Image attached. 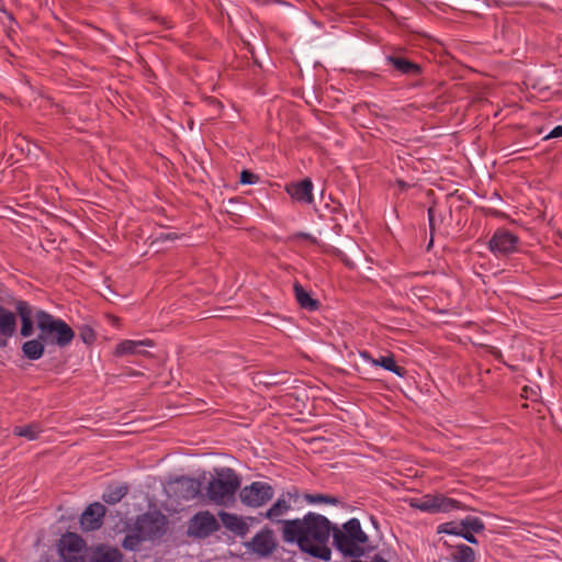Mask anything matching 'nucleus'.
<instances>
[{
	"label": "nucleus",
	"mask_w": 562,
	"mask_h": 562,
	"mask_svg": "<svg viewBox=\"0 0 562 562\" xmlns=\"http://www.w3.org/2000/svg\"><path fill=\"white\" fill-rule=\"evenodd\" d=\"M277 525L284 543L296 544L302 553L314 559L330 561L328 542L333 528L326 516L308 512L302 518L279 520Z\"/></svg>",
	"instance_id": "f257e3e1"
},
{
	"label": "nucleus",
	"mask_w": 562,
	"mask_h": 562,
	"mask_svg": "<svg viewBox=\"0 0 562 562\" xmlns=\"http://www.w3.org/2000/svg\"><path fill=\"white\" fill-rule=\"evenodd\" d=\"M333 532V546L344 557L359 559L366 554L364 544L369 542V536L362 530L358 518H350L341 526L330 521Z\"/></svg>",
	"instance_id": "f03ea898"
},
{
	"label": "nucleus",
	"mask_w": 562,
	"mask_h": 562,
	"mask_svg": "<svg viewBox=\"0 0 562 562\" xmlns=\"http://www.w3.org/2000/svg\"><path fill=\"white\" fill-rule=\"evenodd\" d=\"M215 475L211 477L205 488V496L210 503L217 506H231L235 503L236 493L240 490L241 477L228 467L215 468Z\"/></svg>",
	"instance_id": "7ed1b4c3"
},
{
	"label": "nucleus",
	"mask_w": 562,
	"mask_h": 562,
	"mask_svg": "<svg viewBox=\"0 0 562 562\" xmlns=\"http://www.w3.org/2000/svg\"><path fill=\"white\" fill-rule=\"evenodd\" d=\"M35 322L38 334L46 340L48 347L66 348L76 337L75 330L64 319L44 310H36Z\"/></svg>",
	"instance_id": "20e7f679"
},
{
	"label": "nucleus",
	"mask_w": 562,
	"mask_h": 562,
	"mask_svg": "<svg viewBox=\"0 0 562 562\" xmlns=\"http://www.w3.org/2000/svg\"><path fill=\"white\" fill-rule=\"evenodd\" d=\"M385 63L391 67L392 74L413 79V81L408 83V88L416 89L426 87L427 82L423 77V65L408 58L404 52L397 50L386 55Z\"/></svg>",
	"instance_id": "39448f33"
},
{
	"label": "nucleus",
	"mask_w": 562,
	"mask_h": 562,
	"mask_svg": "<svg viewBox=\"0 0 562 562\" xmlns=\"http://www.w3.org/2000/svg\"><path fill=\"white\" fill-rule=\"evenodd\" d=\"M168 518L160 512H146L136 517L133 530L143 535L146 540H160L168 531Z\"/></svg>",
	"instance_id": "423d86ee"
},
{
	"label": "nucleus",
	"mask_w": 562,
	"mask_h": 562,
	"mask_svg": "<svg viewBox=\"0 0 562 562\" xmlns=\"http://www.w3.org/2000/svg\"><path fill=\"white\" fill-rule=\"evenodd\" d=\"M411 507L425 513H449L453 509H467L461 502L445 496L443 494H426L420 498H412Z\"/></svg>",
	"instance_id": "0eeeda50"
},
{
	"label": "nucleus",
	"mask_w": 562,
	"mask_h": 562,
	"mask_svg": "<svg viewBox=\"0 0 562 562\" xmlns=\"http://www.w3.org/2000/svg\"><path fill=\"white\" fill-rule=\"evenodd\" d=\"M274 496L273 487L261 481H255L239 490L240 502L250 508H258L270 502Z\"/></svg>",
	"instance_id": "6e6552de"
},
{
	"label": "nucleus",
	"mask_w": 562,
	"mask_h": 562,
	"mask_svg": "<svg viewBox=\"0 0 562 562\" xmlns=\"http://www.w3.org/2000/svg\"><path fill=\"white\" fill-rule=\"evenodd\" d=\"M220 522L210 512H200L189 521L187 533L190 537L204 539L220 529Z\"/></svg>",
	"instance_id": "1a4fd4ad"
},
{
	"label": "nucleus",
	"mask_w": 562,
	"mask_h": 562,
	"mask_svg": "<svg viewBox=\"0 0 562 562\" xmlns=\"http://www.w3.org/2000/svg\"><path fill=\"white\" fill-rule=\"evenodd\" d=\"M518 248V237L508 229L498 228L494 232L488 241V249L496 257H506Z\"/></svg>",
	"instance_id": "9d476101"
},
{
	"label": "nucleus",
	"mask_w": 562,
	"mask_h": 562,
	"mask_svg": "<svg viewBox=\"0 0 562 562\" xmlns=\"http://www.w3.org/2000/svg\"><path fill=\"white\" fill-rule=\"evenodd\" d=\"M251 552L258 557H270L277 549L278 543L274 539V532L271 528L265 527L258 531L250 541L244 543Z\"/></svg>",
	"instance_id": "9b49d317"
},
{
	"label": "nucleus",
	"mask_w": 562,
	"mask_h": 562,
	"mask_svg": "<svg viewBox=\"0 0 562 562\" xmlns=\"http://www.w3.org/2000/svg\"><path fill=\"white\" fill-rule=\"evenodd\" d=\"M11 304L15 307V315L20 318V335L23 338H29L34 334L35 313L33 306L24 300H16L10 296Z\"/></svg>",
	"instance_id": "f8f14e48"
},
{
	"label": "nucleus",
	"mask_w": 562,
	"mask_h": 562,
	"mask_svg": "<svg viewBox=\"0 0 562 562\" xmlns=\"http://www.w3.org/2000/svg\"><path fill=\"white\" fill-rule=\"evenodd\" d=\"M171 484L173 493L179 498L191 501L201 494L202 483L198 479L180 476L177 477Z\"/></svg>",
	"instance_id": "ddd939ff"
},
{
	"label": "nucleus",
	"mask_w": 562,
	"mask_h": 562,
	"mask_svg": "<svg viewBox=\"0 0 562 562\" xmlns=\"http://www.w3.org/2000/svg\"><path fill=\"white\" fill-rule=\"evenodd\" d=\"M285 192L296 202L311 204L314 202L313 182L310 178L285 184Z\"/></svg>",
	"instance_id": "4468645a"
},
{
	"label": "nucleus",
	"mask_w": 562,
	"mask_h": 562,
	"mask_svg": "<svg viewBox=\"0 0 562 562\" xmlns=\"http://www.w3.org/2000/svg\"><path fill=\"white\" fill-rule=\"evenodd\" d=\"M106 508L101 503L90 504L80 518L85 531H94L101 528Z\"/></svg>",
	"instance_id": "2eb2a0df"
},
{
	"label": "nucleus",
	"mask_w": 562,
	"mask_h": 562,
	"mask_svg": "<svg viewBox=\"0 0 562 562\" xmlns=\"http://www.w3.org/2000/svg\"><path fill=\"white\" fill-rule=\"evenodd\" d=\"M16 315L5 307H0V348L8 346V339L16 331Z\"/></svg>",
	"instance_id": "dca6fc26"
},
{
	"label": "nucleus",
	"mask_w": 562,
	"mask_h": 562,
	"mask_svg": "<svg viewBox=\"0 0 562 562\" xmlns=\"http://www.w3.org/2000/svg\"><path fill=\"white\" fill-rule=\"evenodd\" d=\"M46 347H48L46 340L37 334L35 338L22 344L21 351L25 359L35 361L44 356Z\"/></svg>",
	"instance_id": "f3484780"
},
{
	"label": "nucleus",
	"mask_w": 562,
	"mask_h": 562,
	"mask_svg": "<svg viewBox=\"0 0 562 562\" xmlns=\"http://www.w3.org/2000/svg\"><path fill=\"white\" fill-rule=\"evenodd\" d=\"M123 553L115 547L98 544L90 554V562H123Z\"/></svg>",
	"instance_id": "a211bd4d"
},
{
	"label": "nucleus",
	"mask_w": 562,
	"mask_h": 562,
	"mask_svg": "<svg viewBox=\"0 0 562 562\" xmlns=\"http://www.w3.org/2000/svg\"><path fill=\"white\" fill-rule=\"evenodd\" d=\"M154 341L150 339L144 340H123L116 345L114 356L122 357L126 355H147L148 352L142 350V347H153Z\"/></svg>",
	"instance_id": "6ab92c4d"
},
{
	"label": "nucleus",
	"mask_w": 562,
	"mask_h": 562,
	"mask_svg": "<svg viewBox=\"0 0 562 562\" xmlns=\"http://www.w3.org/2000/svg\"><path fill=\"white\" fill-rule=\"evenodd\" d=\"M218 517L224 527L234 532L236 536L243 538L248 533L249 526L236 514L221 510L218 513Z\"/></svg>",
	"instance_id": "aec40b11"
},
{
	"label": "nucleus",
	"mask_w": 562,
	"mask_h": 562,
	"mask_svg": "<svg viewBox=\"0 0 562 562\" xmlns=\"http://www.w3.org/2000/svg\"><path fill=\"white\" fill-rule=\"evenodd\" d=\"M293 290L295 294L296 302L299 303L301 308H304L310 312L317 311L321 307V302L316 299H313L308 291L304 289V286L295 282L293 284Z\"/></svg>",
	"instance_id": "412c9836"
},
{
	"label": "nucleus",
	"mask_w": 562,
	"mask_h": 562,
	"mask_svg": "<svg viewBox=\"0 0 562 562\" xmlns=\"http://www.w3.org/2000/svg\"><path fill=\"white\" fill-rule=\"evenodd\" d=\"M372 364L391 371L400 378H404L407 373V370L404 367L396 364L393 353L381 356L380 358L372 360Z\"/></svg>",
	"instance_id": "4be33fe9"
},
{
	"label": "nucleus",
	"mask_w": 562,
	"mask_h": 562,
	"mask_svg": "<svg viewBox=\"0 0 562 562\" xmlns=\"http://www.w3.org/2000/svg\"><path fill=\"white\" fill-rule=\"evenodd\" d=\"M60 546L68 552L79 553L85 548L86 543L77 533L66 532L60 539Z\"/></svg>",
	"instance_id": "5701e85b"
},
{
	"label": "nucleus",
	"mask_w": 562,
	"mask_h": 562,
	"mask_svg": "<svg viewBox=\"0 0 562 562\" xmlns=\"http://www.w3.org/2000/svg\"><path fill=\"white\" fill-rule=\"evenodd\" d=\"M291 509V505L283 497L278 498L272 506L265 513L263 517L277 525L279 517L286 514Z\"/></svg>",
	"instance_id": "b1692460"
},
{
	"label": "nucleus",
	"mask_w": 562,
	"mask_h": 562,
	"mask_svg": "<svg viewBox=\"0 0 562 562\" xmlns=\"http://www.w3.org/2000/svg\"><path fill=\"white\" fill-rule=\"evenodd\" d=\"M127 492L128 487L126 485H110L103 493L102 499L109 505H114L119 503L127 494Z\"/></svg>",
	"instance_id": "393cba45"
},
{
	"label": "nucleus",
	"mask_w": 562,
	"mask_h": 562,
	"mask_svg": "<svg viewBox=\"0 0 562 562\" xmlns=\"http://www.w3.org/2000/svg\"><path fill=\"white\" fill-rule=\"evenodd\" d=\"M42 431L41 427L36 423H32L24 426H15L13 428V435L19 437H24L29 440H35L40 432Z\"/></svg>",
	"instance_id": "a878e982"
},
{
	"label": "nucleus",
	"mask_w": 562,
	"mask_h": 562,
	"mask_svg": "<svg viewBox=\"0 0 562 562\" xmlns=\"http://www.w3.org/2000/svg\"><path fill=\"white\" fill-rule=\"evenodd\" d=\"M452 560L454 562H474L475 552L467 544H459L456 547V552L452 553Z\"/></svg>",
	"instance_id": "bb28decb"
},
{
	"label": "nucleus",
	"mask_w": 562,
	"mask_h": 562,
	"mask_svg": "<svg viewBox=\"0 0 562 562\" xmlns=\"http://www.w3.org/2000/svg\"><path fill=\"white\" fill-rule=\"evenodd\" d=\"M146 541L143 535L138 531L127 533L123 541L122 547L127 551H138L142 542Z\"/></svg>",
	"instance_id": "cd10ccee"
},
{
	"label": "nucleus",
	"mask_w": 562,
	"mask_h": 562,
	"mask_svg": "<svg viewBox=\"0 0 562 562\" xmlns=\"http://www.w3.org/2000/svg\"><path fill=\"white\" fill-rule=\"evenodd\" d=\"M303 497L310 504H328L337 506L341 503L338 497L328 494L305 493Z\"/></svg>",
	"instance_id": "c85d7f7f"
},
{
	"label": "nucleus",
	"mask_w": 562,
	"mask_h": 562,
	"mask_svg": "<svg viewBox=\"0 0 562 562\" xmlns=\"http://www.w3.org/2000/svg\"><path fill=\"white\" fill-rule=\"evenodd\" d=\"M463 530L480 533L484 531L485 525L482 519L475 516H468L460 521Z\"/></svg>",
	"instance_id": "c756f323"
},
{
	"label": "nucleus",
	"mask_w": 562,
	"mask_h": 562,
	"mask_svg": "<svg viewBox=\"0 0 562 562\" xmlns=\"http://www.w3.org/2000/svg\"><path fill=\"white\" fill-rule=\"evenodd\" d=\"M79 337L87 346H92L97 339L94 329L89 325H82L79 327Z\"/></svg>",
	"instance_id": "7c9ffc66"
},
{
	"label": "nucleus",
	"mask_w": 562,
	"mask_h": 562,
	"mask_svg": "<svg viewBox=\"0 0 562 562\" xmlns=\"http://www.w3.org/2000/svg\"><path fill=\"white\" fill-rule=\"evenodd\" d=\"M438 533H447V535H453V536H461L462 527L457 525L454 521L445 522L438 526L437 528Z\"/></svg>",
	"instance_id": "2f4dec72"
},
{
	"label": "nucleus",
	"mask_w": 562,
	"mask_h": 562,
	"mask_svg": "<svg viewBox=\"0 0 562 562\" xmlns=\"http://www.w3.org/2000/svg\"><path fill=\"white\" fill-rule=\"evenodd\" d=\"M284 383V381L281 379L280 373H269L265 374L261 380H259V384H262L267 387L276 386L279 384Z\"/></svg>",
	"instance_id": "473e14b6"
},
{
	"label": "nucleus",
	"mask_w": 562,
	"mask_h": 562,
	"mask_svg": "<svg viewBox=\"0 0 562 562\" xmlns=\"http://www.w3.org/2000/svg\"><path fill=\"white\" fill-rule=\"evenodd\" d=\"M239 181L241 184H255L259 181V176L248 169L240 172Z\"/></svg>",
	"instance_id": "72a5a7b5"
},
{
	"label": "nucleus",
	"mask_w": 562,
	"mask_h": 562,
	"mask_svg": "<svg viewBox=\"0 0 562 562\" xmlns=\"http://www.w3.org/2000/svg\"><path fill=\"white\" fill-rule=\"evenodd\" d=\"M428 213V222H429V231H430V236H434V233H435V207L434 206H430L427 211ZM432 243H434V238L430 237V241L427 246V249L429 250L430 247L432 246Z\"/></svg>",
	"instance_id": "f704fd0d"
},
{
	"label": "nucleus",
	"mask_w": 562,
	"mask_h": 562,
	"mask_svg": "<svg viewBox=\"0 0 562 562\" xmlns=\"http://www.w3.org/2000/svg\"><path fill=\"white\" fill-rule=\"evenodd\" d=\"M180 238V235L177 234V233H160L157 237H156V241H166V240H176V239H179Z\"/></svg>",
	"instance_id": "c9c22d12"
},
{
	"label": "nucleus",
	"mask_w": 562,
	"mask_h": 562,
	"mask_svg": "<svg viewBox=\"0 0 562 562\" xmlns=\"http://www.w3.org/2000/svg\"><path fill=\"white\" fill-rule=\"evenodd\" d=\"M295 238L297 239H305V240H308L310 243L314 244V245H318V240L316 237L312 236L311 234L308 233H303V232H300L295 235Z\"/></svg>",
	"instance_id": "e433bc0d"
},
{
	"label": "nucleus",
	"mask_w": 562,
	"mask_h": 562,
	"mask_svg": "<svg viewBox=\"0 0 562 562\" xmlns=\"http://www.w3.org/2000/svg\"><path fill=\"white\" fill-rule=\"evenodd\" d=\"M562 137V125H558L553 127V130L543 137V139H550V138H559Z\"/></svg>",
	"instance_id": "4c0bfd02"
},
{
	"label": "nucleus",
	"mask_w": 562,
	"mask_h": 562,
	"mask_svg": "<svg viewBox=\"0 0 562 562\" xmlns=\"http://www.w3.org/2000/svg\"><path fill=\"white\" fill-rule=\"evenodd\" d=\"M460 537L463 538L464 540H467L468 542L472 543V544H477V539L475 538V536L471 531H467V530L462 529V532H461Z\"/></svg>",
	"instance_id": "58836bf2"
},
{
	"label": "nucleus",
	"mask_w": 562,
	"mask_h": 562,
	"mask_svg": "<svg viewBox=\"0 0 562 562\" xmlns=\"http://www.w3.org/2000/svg\"><path fill=\"white\" fill-rule=\"evenodd\" d=\"M240 203V199L239 198H232L227 201V205L229 206V209L226 210L227 213H236L238 210L235 209V204H238Z\"/></svg>",
	"instance_id": "ea45409f"
},
{
	"label": "nucleus",
	"mask_w": 562,
	"mask_h": 562,
	"mask_svg": "<svg viewBox=\"0 0 562 562\" xmlns=\"http://www.w3.org/2000/svg\"><path fill=\"white\" fill-rule=\"evenodd\" d=\"M325 251L333 255L334 257H336L338 259L342 258V256L345 255L344 251H341L340 249L333 247V246L327 247L325 249Z\"/></svg>",
	"instance_id": "a19ab883"
},
{
	"label": "nucleus",
	"mask_w": 562,
	"mask_h": 562,
	"mask_svg": "<svg viewBox=\"0 0 562 562\" xmlns=\"http://www.w3.org/2000/svg\"><path fill=\"white\" fill-rule=\"evenodd\" d=\"M339 260L342 261L346 267L350 269L355 268V263L347 257L346 254Z\"/></svg>",
	"instance_id": "79ce46f5"
},
{
	"label": "nucleus",
	"mask_w": 562,
	"mask_h": 562,
	"mask_svg": "<svg viewBox=\"0 0 562 562\" xmlns=\"http://www.w3.org/2000/svg\"><path fill=\"white\" fill-rule=\"evenodd\" d=\"M68 562H90V558L87 559L83 555H78V557L70 558Z\"/></svg>",
	"instance_id": "37998d69"
},
{
	"label": "nucleus",
	"mask_w": 562,
	"mask_h": 562,
	"mask_svg": "<svg viewBox=\"0 0 562 562\" xmlns=\"http://www.w3.org/2000/svg\"><path fill=\"white\" fill-rule=\"evenodd\" d=\"M360 356H361V358L366 359L367 361H369L371 363H372V360H374V358L367 350L360 351Z\"/></svg>",
	"instance_id": "c03bdc74"
},
{
	"label": "nucleus",
	"mask_w": 562,
	"mask_h": 562,
	"mask_svg": "<svg viewBox=\"0 0 562 562\" xmlns=\"http://www.w3.org/2000/svg\"><path fill=\"white\" fill-rule=\"evenodd\" d=\"M396 184L398 186V188L404 191V190H407L409 188V184L406 183L404 180H396Z\"/></svg>",
	"instance_id": "a18cd8bd"
},
{
	"label": "nucleus",
	"mask_w": 562,
	"mask_h": 562,
	"mask_svg": "<svg viewBox=\"0 0 562 562\" xmlns=\"http://www.w3.org/2000/svg\"><path fill=\"white\" fill-rule=\"evenodd\" d=\"M371 562H387V560H385V559H384L382 555H380V554H375V555L372 558Z\"/></svg>",
	"instance_id": "49530a36"
},
{
	"label": "nucleus",
	"mask_w": 562,
	"mask_h": 562,
	"mask_svg": "<svg viewBox=\"0 0 562 562\" xmlns=\"http://www.w3.org/2000/svg\"><path fill=\"white\" fill-rule=\"evenodd\" d=\"M334 229H335L336 234H340V232H341L342 227H341V225H340V224L336 223V224L334 225Z\"/></svg>",
	"instance_id": "de8ad7c7"
},
{
	"label": "nucleus",
	"mask_w": 562,
	"mask_h": 562,
	"mask_svg": "<svg viewBox=\"0 0 562 562\" xmlns=\"http://www.w3.org/2000/svg\"><path fill=\"white\" fill-rule=\"evenodd\" d=\"M492 353L498 359L502 358V352L497 349L493 350Z\"/></svg>",
	"instance_id": "09e8293b"
},
{
	"label": "nucleus",
	"mask_w": 562,
	"mask_h": 562,
	"mask_svg": "<svg viewBox=\"0 0 562 562\" xmlns=\"http://www.w3.org/2000/svg\"><path fill=\"white\" fill-rule=\"evenodd\" d=\"M370 519H371V521H372L373 526H374L375 528H378V527H379V522H378L376 518H375V517H373V516H371V518H370Z\"/></svg>",
	"instance_id": "8fccbe9b"
},
{
	"label": "nucleus",
	"mask_w": 562,
	"mask_h": 562,
	"mask_svg": "<svg viewBox=\"0 0 562 562\" xmlns=\"http://www.w3.org/2000/svg\"><path fill=\"white\" fill-rule=\"evenodd\" d=\"M288 495H289L290 497H296V496H297V491L295 490V493H294V494H292V493H290V492H289V493H288Z\"/></svg>",
	"instance_id": "3c124183"
},
{
	"label": "nucleus",
	"mask_w": 562,
	"mask_h": 562,
	"mask_svg": "<svg viewBox=\"0 0 562 562\" xmlns=\"http://www.w3.org/2000/svg\"><path fill=\"white\" fill-rule=\"evenodd\" d=\"M340 209H341V205L339 204V206H338V207H334V211H335V212H338V210H340Z\"/></svg>",
	"instance_id": "603ef678"
},
{
	"label": "nucleus",
	"mask_w": 562,
	"mask_h": 562,
	"mask_svg": "<svg viewBox=\"0 0 562 562\" xmlns=\"http://www.w3.org/2000/svg\"><path fill=\"white\" fill-rule=\"evenodd\" d=\"M218 106H222L220 101H214Z\"/></svg>",
	"instance_id": "864d4df0"
}]
</instances>
